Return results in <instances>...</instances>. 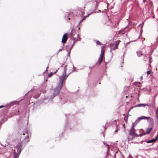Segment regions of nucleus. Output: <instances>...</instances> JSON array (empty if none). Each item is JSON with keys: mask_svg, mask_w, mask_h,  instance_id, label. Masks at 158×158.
Segmentation results:
<instances>
[{"mask_svg": "<svg viewBox=\"0 0 158 158\" xmlns=\"http://www.w3.org/2000/svg\"><path fill=\"white\" fill-rule=\"evenodd\" d=\"M68 77V76L66 75L65 71L64 74L61 76L59 77V82L58 83L56 87L54 89L52 95L50 97V99H52L55 96L59 94L63 87L64 81Z\"/></svg>", "mask_w": 158, "mask_h": 158, "instance_id": "1", "label": "nucleus"}, {"mask_svg": "<svg viewBox=\"0 0 158 158\" xmlns=\"http://www.w3.org/2000/svg\"><path fill=\"white\" fill-rule=\"evenodd\" d=\"M70 35H71V39H72V40L73 41V44L71 46H70L69 50H67L68 51V56H70V53L71 50L72 48L73 47V46L75 42L78 40H81V38H79V34H77V38L73 37V34L72 33H70ZM69 45H68V46L67 47V50H68V48L69 47Z\"/></svg>", "mask_w": 158, "mask_h": 158, "instance_id": "2", "label": "nucleus"}, {"mask_svg": "<svg viewBox=\"0 0 158 158\" xmlns=\"http://www.w3.org/2000/svg\"><path fill=\"white\" fill-rule=\"evenodd\" d=\"M76 69V68L74 67L73 65H71L70 67L67 68V66L64 67V72L62 75L64 74L65 71V73L66 75L68 76L72 73Z\"/></svg>", "mask_w": 158, "mask_h": 158, "instance_id": "3", "label": "nucleus"}, {"mask_svg": "<svg viewBox=\"0 0 158 158\" xmlns=\"http://www.w3.org/2000/svg\"><path fill=\"white\" fill-rule=\"evenodd\" d=\"M150 118L149 117H146L142 116L139 117V118L135 121L133 123L132 127H134L136 125L139 123V122L141 120L144 119H148Z\"/></svg>", "mask_w": 158, "mask_h": 158, "instance_id": "4", "label": "nucleus"}, {"mask_svg": "<svg viewBox=\"0 0 158 158\" xmlns=\"http://www.w3.org/2000/svg\"><path fill=\"white\" fill-rule=\"evenodd\" d=\"M120 41H117L115 42L111 43L110 45V52H111L112 51L116 49L119 44V42Z\"/></svg>", "mask_w": 158, "mask_h": 158, "instance_id": "5", "label": "nucleus"}, {"mask_svg": "<svg viewBox=\"0 0 158 158\" xmlns=\"http://www.w3.org/2000/svg\"><path fill=\"white\" fill-rule=\"evenodd\" d=\"M22 143H19L17 145L16 148H17V152L19 154L21 150H22Z\"/></svg>", "mask_w": 158, "mask_h": 158, "instance_id": "6", "label": "nucleus"}, {"mask_svg": "<svg viewBox=\"0 0 158 158\" xmlns=\"http://www.w3.org/2000/svg\"><path fill=\"white\" fill-rule=\"evenodd\" d=\"M25 134L27 135L25 136L24 139L23 141V143H26L29 141V136L28 132H25V133L23 134V135H24Z\"/></svg>", "mask_w": 158, "mask_h": 158, "instance_id": "7", "label": "nucleus"}, {"mask_svg": "<svg viewBox=\"0 0 158 158\" xmlns=\"http://www.w3.org/2000/svg\"><path fill=\"white\" fill-rule=\"evenodd\" d=\"M67 33H65L63 36L62 42L63 44H64L66 43L67 39H68V36H67Z\"/></svg>", "mask_w": 158, "mask_h": 158, "instance_id": "8", "label": "nucleus"}, {"mask_svg": "<svg viewBox=\"0 0 158 158\" xmlns=\"http://www.w3.org/2000/svg\"><path fill=\"white\" fill-rule=\"evenodd\" d=\"M135 129L134 127H132L130 131V134L132 136H134L135 135Z\"/></svg>", "mask_w": 158, "mask_h": 158, "instance_id": "9", "label": "nucleus"}, {"mask_svg": "<svg viewBox=\"0 0 158 158\" xmlns=\"http://www.w3.org/2000/svg\"><path fill=\"white\" fill-rule=\"evenodd\" d=\"M148 106V104H137L134 107H132V108H133L134 107H140V106H143L145 107L146 106Z\"/></svg>", "mask_w": 158, "mask_h": 158, "instance_id": "10", "label": "nucleus"}, {"mask_svg": "<svg viewBox=\"0 0 158 158\" xmlns=\"http://www.w3.org/2000/svg\"><path fill=\"white\" fill-rule=\"evenodd\" d=\"M157 139V137H156V138L153 139L152 140L148 141L146 142L147 143H152L155 142Z\"/></svg>", "mask_w": 158, "mask_h": 158, "instance_id": "11", "label": "nucleus"}, {"mask_svg": "<svg viewBox=\"0 0 158 158\" xmlns=\"http://www.w3.org/2000/svg\"><path fill=\"white\" fill-rule=\"evenodd\" d=\"M152 129V127L149 128L147 129L146 130V133H145L144 134H149Z\"/></svg>", "mask_w": 158, "mask_h": 158, "instance_id": "12", "label": "nucleus"}, {"mask_svg": "<svg viewBox=\"0 0 158 158\" xmlns=\"http://www.w3.org/2000/svg\"><path fill=\"white\" fill-rule=\"evenodd\" d=\"M105 48L104 47H102V48L101 50V56H103V55L104 54V52H105Z\"/></svg>", "mask_w": 158, "mask_h": 158, "instance_id": "13", "label": "nucleus"}, {"mask_svg": "<svg viewBox=\"0 0 158 158\" xmlns=\"http://www.w3.org/2000/svg\"><path fill=\"white\" fill-rule=\"evenodd\" d=\"M137 54L139 57H140L141 56L143 55V54L141 52H137Z\"/></svg>", "mask_w": 158, "mask_h": 158, "instance_id": "14", "label": "nucleus"}, {"mask_svg": "<svg viewBox=\"0 0 158 158\" xmlns=\"http://www.w3.org/2000/svg\"><path fill=\"white\" fill-rule=\"evenodd\" d=\"M103 56H100V57L98 59V62H99V64H100L102 62V61L103 60Z\"/></svg>", "mask_w": 158, "mask_h": 158, "instance_id": "15", "label": "nucleus"}, {"mask_svg": "<svg viewBox=\"0 0 158 158\" xmlns=\"http://www.w3.org/2000/svg\"><path fill=\"white\" fill-rule=\"evenodd\" d=\"M156 117L158 118V106L157 110H156Z\"/></svg>", "mask_w": 158, "mask_h": 158, "instance_id": "16", "label": "nucleus"}, {"mask_svg": "<svg viewBox=\"0 0 158 158\" xmlns=\"http://www.w3.org/2000/svg\"><path fill=\"white\" fill-rule=\"evenodd\" d=\"M19 155V154L18 153V152H17V153H16L15 152V156L14 157V158H16L17 157H18Z\"/></svg>", "mask_w": 158, "mask_h": 158, "instance_id": "17", "label": "nucleus"}, {"mask_svg": "<svg viewBox=\"0 0 158 158\" xmlns=\"http://www.w3.org/2000/svg\"><path fill=\"white\" fill-rule=\"evenodd\" d=\"M96 43L97 45H100L101 43L99 41H96Z\"/></svg>", "mask_w": 158, "mask_h": 158, "instance_id": "18", "label": "nucleus"}, {"mask_svg": "<svg viewBox=\"0 0 158 158\" xmlns=\"http://www.w3.org/2000/svg\"><path fill=\"white\" fill-rule=\"evenodd\" d=\"M53 75V73L52 72H51L48 75L49 77H51Z\"/></svg>", "mask_w": 158, "mask_h": 158, "instance_id": "19", "label": "nucleus"}, {"mask_svg": "<svg viewBox=\"0 0 158 158\" xmlns=\"http://www.w3.org/2000/svg\"><path fill=\"white\" fill-rule=\"evenodd\" d=\"M83 20H84V19H81L80 21V22H79V23H78V25H80V23H81L82 22V21H83Z\"/></svg>", "mask_w": 158, "mask_h": 158, "instance_id": "20", "label": "nucleus"}, {"mask_svg": "<svg viewBox=\"0 0 158 158\" xmlns=\"http://www.w3.org/2000/svg\"><path fill=\"white\" fill-rule=\"evenodd\" d=\"M63 49V48H61L57 52V53H58L60 51H62V50Z\"/></svg>", "mask_w": 158, "mask_h": 158, "instance_id": "21", "label": "nucleus"}, {"mask_svg": "<svg viewBox=\"0 0 158 158\" xmlns=\"http://www.w3.org/2000/svg\"><path fill=\"white\" fill-rule=\"evenodd\" d=\"M90 14H88L87 16H84L82 19H84V20L87 17H88Z\"/></svg>", "mask_w": 158, "mask_h": 158, "instance_id": "22", "label": "nucleus"}, {"mask_svg": "<svg viewBox=\"0 0 158 158\" xmlns=\"http://www.w3.org/2000/svg\"><path fill=\"white\" fill-rule=\"evenodd\" d=\"M147 74H148V75H149V74H150V73H151V72H150V71H148L147 72Z\"/></svg>", "mask_w": 158, "mask_h": 158, "instance_id": "23", "label": "nucleus"}, {"mask_svg": "<svg viewBox=\"0 0 158 158\" xmlns=\"http://www.w3.org/2000/svg\"><path fill=\"white\" fill-rule=\"evenodd\" d=\"M84 12L83 11H82L81 12V15L82 16H83L84 15Z\"/></svg>", "mask_w": 158, "mask_h": 158, "instance_id": "24", "label": "nucleus"}, {"mask_svg": "<svg viewBox=\"0 0 158 158\" xmlns=\"http://www.w3.org/2000/svg\"><path fill=\"white\" fill-rule=\"evenodd\" d=\"M147 59V57H146V56H145L144 57V58H143V60H146Z\"/></svg>", "mask_w": 158, "mask_h": 158, "instance_id": "25", "label": "nucleus"}, {"mask_svg": "<svg viewBox=\"0 0 158 158\" xmlns=\"http://www.w3.org/2000/svg\"><path fill=\"white\" fill-rule=\"evenodd\" d=\"M152 59V57H150L149 58V62L150 63H151V60Z\"/></svg>", "mask_w": 158, "mask_h": 158, "instance_id": "26", "label": "nucleus"}, {"mask_svg": "<svg viewBox=\"0 0 158 158\" xmlns=\"http://www.w3.org/2000/svg\"><path fill=\"white\" fill-rule=\"evenodd\" d=\"M4 106H0V108L2 107H3Z\"/></svg>", "mask_w": 158, "mask_h": 158, "instance_id": "27", "label": "nucleus"}, {"mask_svg": "<svg viewBox=\"0 0 158 158\" xmlns=\"http://www.w3.org/2000/svg\"><path fill=\"white\" fill-rule=\"evenodd\" d=\"M143 135V134H140L139 135V136H142Z\"/></svg>", "mask_w": 158, "mask_h": 158, "instance_id": "28", "label": "nucleus"}, {"mask_svg": "<svg viewBox=\"0 0 158 158\" xmlns=\"http://www.w3.org/2000/svg\"><path fill=\"white\" fill-rule=\"evenodd\" d=\"M128 27V26H126L125 28H124V30L126 28H127Z\"/></svg>", "mask_w": 158, "mask_h": 158, "instance_id": "29", "label": "nucleus"}, {"mask_svg": "<svg viewBox=\"0 0 158 158\" xmlns=\"http://www.w3.org/2000/svg\"><path fill=\"white\" fill-rule=\"evenodd\" d=\"M3 120H2V121H1L0 122V123H2L3 122Z\"/></svg>", "mask_w": 158, "mask_h": 158, "instance_id": "30", "label": "nucleus"}, {"mask_svg": "<svg viewBox=\"0 0 158 158\" xmlns=\"http://www.w3.org/2000/svg\"><path fill=\"white\" fill-rule=\"evenodd\" d=\"M57 71H58V70H57L56 71V72H54V73H56V72H57Z\"/></svg>", "mask_w": 158, "mask_h": 158, "instance_id": "31", "label": "nucleus"}, {"mask_svg": "<svg viewBox=\"0 0 158 158\" xmlns=\"http://www.w3.org/2000/svg\"><path fill=\"white\" fill-rule=\"evenodd\" d=\"M146 0H143V2H144Z\"/></svg>", "mask_w": 158, "mask_h": 158, "instance_id": "32", "label": "nucleus"}, {"mask_svg": "<svg viewBox=\"0 0 158 158\" xmlns=\"http://www.w3.org/2000/svg\"><path fill=\"white\" fill-rule=\"evenodd\" d=\"M107 148H108V151L109 150V147H108Z\"/></svg>", "mask_w": 158, "mask_h": 158, "instance_id": "33", "label": "nucleus"}, {"mask_svg": "<svg viewBox=\"0 0 158 158\" xmlns=\"http://www.w3.org/2000/svg\"><path fill=\"white\" fill-rule=\"evenodd\" d=\"M107 63H106V64H106V66H105L106 68V64H107Z\"/></svg>", "mask_w": 158, "mask_h": 158, "instance_id": "34", "label": "nucleus"}, {"mask_svg": "<svg viewBox=\"0 0 158 158\" xmlns=\"http://www.w3.org/2000/svg\"><path fill=\"white\" fill-rule=\"evenodd\" d=\"M42 92H43V93H44L45 92V91H42Z\"/></svg>", "mask_w": 158, "mask_h": 158, "instance_id": "35", "label": "nucleus"}, {"mask_svg": "<svg viewBox=\"0 0 158 158\" xmlns=\"http://www.w3.org/2000/svg\"><path fill=\"white\" fill-rule=\"evenodd\" d=\"M63 64H61V67L62 66H63Z\"/></svg>", "mask_w": 158, "mask_h": 158, "instance_id": "36", "label": "nucleus"}, {"mask_svg": "<svg viewBox=\"0 0 158 158\" xmlns=\"http://www.w3.org/2000/svg\"><path fill=\"white\" fill-rule=\"evenodd\" d=\"M68 19L69 20H70V18L69 17V18H68Z\"/></svg>", "mask_w": 158, "mask_h": 158, "instance_id": "37", "label": "nucleus"}, {"mask_svg": "<svg viewBox=\"0 0 158 158\" xmlns=\"http://www.w3.org/2000/svg\"><path fill=\"white\" fill-rule=\"evenodd\" d=\"M143 25H142V26H141V28L143 27Z\"/></svg>", "mask_w": 158, "mask_h": 158, "instance_id": "38", "label": "nucleus"}, {"mask_svg": "<svg viewBox=\"0 0 158 158\" xmlns=\"http://www.w3.org/2000/svg\"><path fill=\"white\" fill-rule=\"evenodd\" d=\"M142 78H142V76H141V79H142Z\"/></svg>", "mask_w": 158, "mask_h": 158, "instance_id": "39", "label": "nucleus"}, {"mask_svg": "<svg viewBox=\"0 0 158 158\" xmlns=\"http://www.w3.org/2000/svg\"><path fill=\"white\" fill-rule=\"evenodd\" d=\"M155 101H154V104H155Z\"/></svg>", "mask_w": 158, "mask_h": 158, "instance_id": "40", "label": "nucleus"}, {"mask_svg": "<svg viewBox=\"0 0 158 158\" xmlns=\"http://www.w3.org/2000/svg\"><path fill=\"white\" fill-rule=\"evenodd\" d=\"M117 131V130H116L115 131V132H116Z\"/></svg>", "mask_w": 158, "mask_h": 158, "instance_id": "41", "label": "nucleus"}, {"mask_svg": "<svg viewBox=\"0 0 158 158\" xmlns=\"http://www.w3.org/2000/svg\"><path fill=\"white\" fill-rule=\"evenodd\" d=\"M142 30L141 29V30H140V32H142Z\"/></svg>", "mask_w": 158, "mask_h": 158, "instance_id": "42", "label": "nucleus"}, {"mask_svg": "<svg viewBox=\"0 0 158 158\" xmlns=\"http://www.w3.org/2000/svg\"><path fill=\"white\" fill-rule=\"evenodd\" d=\"M98 11L100 12V10H98Z\"/></svg>", "mask_w": 158, "mask_h": 158, "instance_id": "43", "label": "nucleus"}, {"mask_svg": "<svg viewBox=\"0 0 158 158\" xmlns=\"http://www.w3.org/2000/svg\"><path fill=\"white\" fill-rule=\"evenodd\" d=\"M47 69H48V67L47 68V69H46V71L47 70Z\"/></svg>", "mask_w": 158, "mask_h": 158, "instance_id": "44", "label": "nucleus"}, {"mask_svg": "<svg viewBox=\"0 0 158 158\" xmlns=\"http://www.w3.org/2000/svg\"><path fill=\"white\" fill-rule=\"evenodd\" d=\"M156 137H157V139H158V135Z\"/></svg>", "mask_w": 158, "mask_h": 158, "instance_id": "45", "label": "nucleus"}, {"mask_svg": "<svg viewBox=\"0 0 158 158\" xmlns=\"http://www.w3.org/2000/svg\"><path fill=\"white\" fill-rule=\"evenodd\" d=\"M107 145V146H108V145L107 144V145Z\"/></svg>", "mask_w": 158, "mask_h": 158, "instance_id": "46", "label": "nucleus"}]
</instances>
